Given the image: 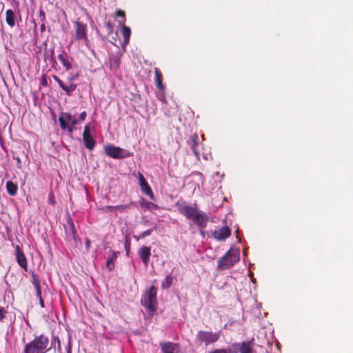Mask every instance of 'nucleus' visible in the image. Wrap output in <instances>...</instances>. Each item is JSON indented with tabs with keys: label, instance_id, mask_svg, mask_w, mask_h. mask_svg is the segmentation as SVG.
Masks as SVG:
<instances>
[{
	"label": "nucleus",
	"instance_id": "nucleus-42",
	"mask_svg": "<svg viewBox=\"0 0 353 353\" xmlns=\"http://www.w3.org/2000/svg\"><path fill=\"white\" fill-rule=\"evenodd\" d=\"M39 304H40L41 307H44L45 305H44V301H43V298L40 297V299H39Z\"/></svg>",
	"mask_w": 353,
	"mask_h": 353
},
{
	"label": "nucleus",
	"instance_id": "nucleus-16",
	"mask_svg": "<svg viewBox=\"0 0 353 353\" xmlns=\"http://www.w3.org/2000/svg\"><path fill=\"white\" fill-rule=\"evenodd\" d=\"M109 61L110 70L116 72L120 67L121 56L118 54H112L110 56Z\"/></svg>",
	"mask_w": 353,
	"mask_h": 353
},
{
	"label": "nucleus",
	"instance_id": "nucleus-25",
	"mask_svg": "<svg viewBox=\"0 0 353 353\" xmlns=\"http://www.w3.org/2000/svg\"><path fill=\"white\" fill-rule=\"evenodd\" d=\"M6 190H7L8 193L10 196H14L17 192L18 186L17 184L14 183L12 181H8L6 182Z\"/></svg>",
	"mask_w": 353,
	"mask_h": 353
},
{
	"label": "nucleus",
	"instance_id": "nucleus-38",
	"mask_svg": "<svg viewBox=\"0 0 353 353\" xmlns=\"http://www.w3.org/2000/svg\"><path fill=\"white\" fill-rule=\"evenodd\" d=\"M39 17H40V19L42 21V23L45 22L46 15H45V12L43 10H39Z\"/></svg>",
	"mask_w": 353,
	"mask_h": 353
},
{
	"label": "nucleus",
	"instance_id": "nucleus-30",
	"mask_svg": "<svg viewBox=\"0 0 353 353\" xmlns=\"http://www.w3.org/2000/svg\"><path fill=\"white\" fill-rule=\"evenodd\" d=\"M210 353H236V352L232 351L230 347H228L227 349H216Z\"/></svg>",
	"mask_w": 353,
	"mask_h": 353
},
{
	"label": "nucleus",
	"instance_id": "nucleus-19",
	"mask_svg": "<svg viewBox=\"0 0 353 353\" xmlns=\"http://www.w3.org/2000/svg\"><path fill=\"white\" fill-rule=\"evenodd\" d=\"M118 23L121 28V34L123 37V41L125 44H128L131 35V30L129 27L125 25L124 20H119Z\"/></svg>",
	"mask_w": 353,
	"mask_h": 353
},
{
	"label": "nucleus",
	"instance_id": "nucleus-31",
	"mask_svg": "<svg viewBox=\"0 0 353 353\" xmlns=\"http://www.w3.org/2000/svg\"><path fill=\"white\" fill-rule=\"evenodd\" d=\"M8 313L7 309L4 307H0V321L3 322Z\"/></svg>",
	"mask_w": 353,
	"mask_h": 353
},
{
	"label": "nucleus",
	"instance_id": "nucleus-22",
	"mask_svg": "<svg viewBox=\"0 0 353 353\" xmlns=\"http://www.w3.org/2000/svg\"><path fill=\"white\" fill-rule=\"evenodd\" d=\"M155 73V83L158 89L161 91L165 90V87L163 83V75L157 68H154Z\"/></svg>",
	"mask_w": 353,
	"mask_h": 353
},
{
	"label": "nucleus",
	"instance_id": "nucleus-37",
	"mask_svg": "<svg viewBox=\"0 0 353 353\" xmlns=\"http://www.w3.org/2000/svg\"><path fill=\"white\" fill-rule=\"evenodd\" d=\"M50 60L53 63H56V60L54 58V48L51 49L50 50Z\"/></svg>",
	"mask_w": 353,
	"mask_h": 353
},
{
	"label": "nucleus",
	"instance_id": "nucleus-4",
	"mask_svg": "<svg viewBox=\"0 0 353 353\" xmlns=\"http://www.w3.org/2000/svg\"><path fill=\"white\" fill-rule=\"evenodd\" d=\"M141 305L150 313H153L157 310V288L152 285L148 291L145 292L141 300Z\"/></svg>",
	"mask_w": 353,
	"mask_h": 353
},
{
	"label": "nucleus",
	"instance_id": "nucleus-5",
	"mask_svg": "<svg viewBox=\"0 0 353 353\" xmlns=\"http://www.w3.org/2000/svg\"><path fill=\"white\" fill-rule=\"evenodd\" d=\"M220 337V334L218 332H212L208 331H199L196 335V342L201 345L204 343L207 346L210 344L216 342Z\"/></svg>",
	"mask_w": 353,
	"mask_h": 353
},
{
	"label": "nucleus",
	"instance_id": "nucleus-40",
	"mask_svg": "<svg viewBox=\"0 0 353 353\" xmlns=\"http://www.w3.org/2000/svg\"><path fill=\"white\" fill-rule=\"evenodd\" d=\"M35 290H36L37 297L38 299H40V297H42L41 296V287L37 288H35Z\"/></svg>",
	"mask_w": 353,
	"mask_h": 353
},
{
	"label": "nucleus",
	"instance_id": "nucleus-41",
	"mask_svg": "<svg viewBox=\"0 0 353 353\" xmlns=\"http://www.w3.org/2000/svg\"><path fill=\"white\" fill-rule=\"evenodd\" d=\"M79 122V119L72 116V120L71 121L70 125L74 126Z\"/></svg>",
	"mask_w": 353,
	"mask_h": 353
},
{
	"label": "nucleus",
	"instance_id": "nucleus-6",
	"mask_svg": "<svg viewBox=\"0 0 353 353\" xmlns=\"http://www.w3.org/2000/svg\"><path fill=\"white\" fill-rule=\"evenodd\" d=\"M104 152L106 155L113 159H123L130 157V153L123 148L108 144L104 146Z\"/></svg>",
	"mask_w": 353,
	"mask_h": 353
},
{
	"label": "nucleus",
	"instance_id": "nucleus-7",
	"mask_svg": "<svg viewBox=\"0 0 353 353\" xmlns=\"http://www.w3.org/2000/svg\"><path fill=\"white\" fill-rule=\"evenodd\" d=\"M83 141L85 148L90 150H92L95 145L96 141L91 134V123H87L83 130Z\"/></svg>",
	"mask_w": 353,
	"mask_h": 353
},
{
	"label": "nucleus",
	"instance_id": "nucleus-32",
	"mask_svg": "<svg viewBox=\"0 0 353 353\" xmlns=\"http://www.w3.org/2000/svg\"><path fill=\"white\" fill-rule=\"evenodd\" d=\"M108 34H111L113 32V24L110 22H106L105 23Z\"/></svg>",
	"mask_w": 353,
	"mask_h": 353
},
{
	"label": "nucleus",
	"instance_id": "nucleus-3",
	"mask_svg": "<svg viewBox=\"0 0 353 353\" xmlns=\"http://www.w3.org/2000/svg\"><path fill=\"white\" fill-rule=\"evenodd\" d=\"M240 260V249L231 248L217 261V269L225 270L232 268Z\"/></svg>",
	"mask_w": 353,
	"mask_h": 353
},
{
	"label": "nucleus",
	"instance_id": "nucleus-34",
	"mask_svg": "<svg viewBox=\"0 0 353 353\" xmlns=\"http://www.w3.org/2000/svg\"><path fill=\"white\" fill-rule=\"evenodd\" d=\"M48 202L52 205H54L56 203L55 196H54V194L52 192H50L49 193V195H48Z\"/></svg>",
	"mask_w": 353,
	"mask_h": 353
},
{
	"label": "nucleus",
	"instance_id": "nucleus-15",
	"mask_svg": "<svg viewBox=\"0 0 353 353\" xmlns=\"http://www.w3.org/2000/svg\"><path fill=\"white\" fill-rule=\"evenodd\" d=\"M58 59L65 68L66 71L70 70L72 68L73 59L70 57L65 52L63 51L61 54L58 55Z\"/></svg>",
	"mask_w": 353,
	"mask_h": 353
},
{
	"label": "nucleus",
	"instance_id": "nucleus-8",
	"mask_svg": "<svg viewBox=\"0 0 353 353\" xmlns=\"http://www.w3.org/2000/svg\"><path fill=\"white\" fill-rule=\"evenodd\" d=\"M75 38L77 40L87 41V26L80 21L77 20L74 23Z\"/></svg>",
	"mask_w": 353,
	"mask_h": 353
},
{
	"label": "nucleus",
	"instance_id": "nucleus-23",
	"mask_svg": "<svg viewBox=\"0 0 353 353\" xmlns=\"http://www.w3.org/2000/svg\"><path fill=\"white\" fill-rule=\"evenodd\" d=\"M198 140H199L198 135L196 134H194L192 136V137L189 141V145L191 148V150L197 158H199V154L197 150Z\"/></svg>",
	"mask_w": 353,
	"mask_h": 353
},
{
	"label": "nucleus",
	"instance_id": "nucleus-26",
	"mask_svg": "<svg viewBox=\"0 0 353 353\" xmlns=\"http://www.w3.org/2000/svg\"><path fill=\"white\" fill-rule=\"evenodd\" d=\"M172 281V276L170 275H167L161 283V288L163 290L168 289L171 286Z\"/></svg>",
	"mask_w": 353,
	"mask_h": 353
},
{
	"label": "nucleus",
	"instance_id": "nucleus-24",
	"mask_svg": "<svg viewBox=\"0 0 353 353\" xmlns=\"http://www.w3.org/2000/svg\"><path fill=\"white\" fill-rule=\"evenodd\" d=\"M15 17L14 12L9 9L6 10V21L8 26L10 27H13L15 24Z\"/></svg>",
	"mask_w": 353,
	"mask_h": 353
},
{
	"label": "nucleus",
	"instance_id": "nucleus-18",
	"mask_svg": "<svg viewBox=\"0 0 353 353\" xmlns=\"http://www.w3.org/2000/svg\"><path fill=\"white\" fill-rule=\"evenodd\" d=\"M119 254V251L110 250L105 263V267L109 271H112L114 268V261Z\"/></svg>",
	"mask_w": 353,
	"mask_h": 353
},
{
	"label": "nucleus",
	"instance_id": "nucleus-17",
	"mask_svg": "<svg viewBox=\"0 0 353 353\" xmlns=\"http://www.w3.org/2000/svg\"><path fill=\"white\" fill-rule=\"evenodd\" d=\"M72 120V115L69 112H61L59 117L60 127L62 130H65L66 125H70Z\"/></svg>",
	"mask_w": 353,
	"mask_h": 353
},
{
	"label": "nucleus",
	"instance_id": "nucleus-44",
	"mask_svg": "<svg viewBox=\"0 0 353 353\" xmlns=\"http://www.w3.org/2000/svg\"><path fill=\"white\" fill-rule=\"evenodd\" d=\"M130 243L125 244V249L127 251L130 249Z\"/></svg>",
	"mask_w": 353,
	"mask_h": 353
},
{
	"label": "nucleus",
	"instance_id": "nucleus-10",
	"mask_svg": "<svg viewBox=\"0 0 353 353\" xmlns=\"http://www.w3.org/2000/svg\"><path fill=\"white\" fill-rule=\"evenodd\" d=\"M230 234L231 230L227 225L222 226L212 232V236L217 241H224Z\"/></svg>",
	"mask_w": 353,
	"mask_h": 353
},
{
	"label": "nucleus",
	"instance_id": "nucleus-28",
	"mask_svg": "<svg viewBox=\"0 0 353 353\" xmlns=\"http://www.w3.org/2000/svg\"><path fill=\"white\" fill-rule=\"evenodd\" d=\"M115 17H120L121 18L120 20H124V23H125V21H126L125 12L123 10H122L121 9L117 10L116 13H115Z\"/></svg>",
	"mask_w": 353,
	"mask_h": 353
},
{
	"label": "nucleus",
	"instance_id": "nucleus-11",
	"mask_svg": "<svg viewBox=\"0 0 353 353\" xmlns=\"http://www.w3.org/2000/svg\"><path fill=\"white\" fill-rule=\"evenodd\" d=\"M52 78L58 83L60 88L65 92V93L70 96L72 93L76 90L77 84L71 83L70 84L66 85L63 81L56 75H53Z\"/></svg>",
	"mask_w": 353,
	"mask_h": 353
},
{
	"label": "nucleus",
	"instance_id": "nucleus-27",
	"mask_svg": "<svg viewBox=\"0 0 353 353\" xmlns=\"http://www.w3.org/2000/svg\"><path fill=\"white\" fill-rule=\"evenodd\" d=\"M131 206V204H126V205H119L116 206H108L109 209H116L120 212H123L126 210L127 209L130 208Z\"/></svg>",
	"mask_w": 353,
	"mask_h": 353
},
{
	"label": "nucleus",
	"instance_id": "nucleus-33",
	"mask_svg": "<svg viewBox=\"0 0 353 353\" xmlns=\"http://www.w3.org/2000/svg\"><path fill=\"white\" fill-rule=\"evenodd\" d=\"M76 130V128L74 126H72V125H66V128H65V130H67L68 132V135L72 137V133L74 132V130Z\"/></svg>",
	"mask_w": 353,
	"mask_h": 353
},
{
	"label": "nucleus",
	"instance_id": "nucleus-46",
	"mask_svg": "<svg viewBox=\"0 0 353 353\" xmlns=\"http://www.w3.org/2000/svg\"><path fill=\"white\" fill-rule=\"evenodd\" d=\"M85 245H86L85 249H86V250H88L89 249L90 244L87 243V244H85Z\"/></svg>",
	"mask_w": 353,
	"mask_h": 353
},
{
	"label": "nucleus",
	"instance_id": "nucleus-14",
	"mask_svg": "<svg viewBox=\"0 0 353 353\" xmlns=\"http://www.w3.org/2000/svg\"><path fill=\"white\" fill-rule=\"evenodd\" d=\"M162 353H179V345L172 342H164L160 343Z\"/></svg>",
	"mask_w": 353,
	"mask_h": 353
},
{
	"label": "nucleus",
	"instance_id": "nucleus-48",
	"mask_svg": "<svg viewBox=\"0 0 353 353\" xmlns=\"http://www.w3.org/2000/svg\"><path fill=\"white\" fill-rule=\"evenodd\" d=\"M236 238H237V241H238L239 242H240V241H241V239H239V237H238V236H236Z\"/></svg>",
	"mask_w": 353,
	"mask_h": 353
},
{
	"label": "nucleus",
	"instance_id": "nucleus-13",
	"mask_svg": "<svg viewBox=\"0 0 353 353\" xmlns=\"http://www.w3.org/2000/svg\"><path fill=\"white\" fill-rule=\"evenodd\" d=\"M139 185L141 188L142 192L150 196L152 199H154V194L152 192V190L150 185H148L147 181L144 178L143 175L141 173H139Z\"/></svg>",
	"mask_w": 353,
	"mask_h": 353
},
{
	"label": "nucleus",
	"instance_id": "nucleus-20",
	"mask_svg": "<svg viewBox=\"0 0 353 353\" xmlns=\"http://www.w3.org/2000/svg\"><path fill=\"white\" fill-rule=\"evenodd\" d=\"M68 223L70 225V229L68 231V241H73L77 243L79 241V236L74 230V225L70 216L68 217Z\"/></svg>",
	"mask_w": 353,
	"mask_h": 353
},
{
	"label": "nucleus",
	"instance_id": "nucleus-43",
	"mask_svg": "<svg viewBox=\"0 0 353 353\" xmlns=\"http://www.w3.org/2000/svg\"><path fill=\"white\" fill-rule=\"evenodd\" d=\"M40 29H41V32H45V30H46L45 22L42 23V24L41 25Z\"/></svg>",
	"mask_w": 353,
	"mask_h": 353
},
{
	"label": "nucleus",
	"instance_id": "nucleus-12",
	"mask_svg": "<svg viewBox=\"0 0 353 353\" xmlns=\"http://www.w3.org/2000/svg\"><path fill=\"white\" fill-rule=\"evenodd\" d=\"M15 255L18 264L22 268L26 270L28 266L27 260L22 248L19 245L15 246Z\"/></svg>",
	"mask_w": 353,
	"mask_h": 353
},
{
	"label": "nucleus",
	"instance_id": "nucleus-2",
	"mask_svg": "<svg viewBox=\"0 0 353 353\" xmlns=\"http://www.w3.org/2000/svg\"><path fill=\"white\" fill-rule=\"evenodd\" d=\"M49 343V339L41 334L25 345L23 353H46L50 350Z\"/></svg>",
	"mask_w": 353,
	"mask_h": 353
},
{
	"label": "nucleus",
	"instance_id": "nucleus-21",
	"mask_svg": "<svg viewBox=\"0 0 353 353\" xmlns=\"http://www.w3.org/2000/svg\"><path fill=\"white\" fill-rule=\"evenodd\" d=\"M139 256L145 265H148L150 256V248L146 246H142L139 250Z\"/></svg>",
	"mask_w": 353,
	"mask_h": 353
},
{
	"label": "nucleus",
	"instance_id": "nucleus-1",
	"mask_svg": "<svg viewBox=\"0 0 353 353\" xmlns=\"http://www.w3.org/2000/svg\"><path fill=\"white\" fill-rule=\"evenodd\" d=\"M176 206L181 214L184 215L188 219L191 220L199 228L206 226L209 216L205 213L201 212L196 208L183 203H177Z\"/></svg>",
	"mask_w": 353,
	"mask_h": 353
},
{
	"label": "nucleus",
	"instance_id": "nucleus-39",
	"mask_svg": "<svg viewBox=\"0 0 353 353\" xmlns=\"http://www.w3.org/2000/svg\"><path fill=\"white\" fill-rule=\"evenodd\" d=\"M87 113L85 111L82 112L79 115V120L83 121L85 119Z\"/></svg>",
	"mask_w": 353,
	"mask_h": 353
},
{
	"label": "nucleus",
	"instance_id": "nucleus-35",
	"mask_svg": "<svg viewBox=\"0 0 353 353\" xmlns=\"http://www.w3.org/2000/svg\"><path fill=\"white\" fill-rule=\"evenodd\" d=\"M41 83L44 87L48 86V76L46 74H43L41 77Z\"/></svg>",
	"mask_w": 353,
	"mask_h": 353
},
{
	"label": "nucleus",
	"instance_id": "nucleus-36",
	"mask_svg": "<svg viewBox=\"0 0 353 353\" xmlns=\"http://www.w3.org/2000/svg\"><path fill=\"white\" fill-rule=\"evenodd\" d=\"M78 77H79V74L78 73H77L76 74H72L70 77H69L68 78V81L69 82V84H70L71 83H73V81L77 79Z\"/></svg>",
	"mask_w": 353,
	"mask_h": 353
},
{
	"label": "nucleus",
	"instance_id": "nucleus-9",
	"mask_svg": "<svg viewBox=\"0 0 353 353\" xmlns=\"http://www.w3.org/2000/svg\"><path fill=\"white\" fill-rule=\"evenodd\" d=\"M255 345L254 339L249 341H243L241 343H233V346L239 347V353H254L253 347Z\"/></svg>",
	"mask_w": 353,
	"mask_h": 353
},
{
	"label": "nucleus",
	"instance_id": "nucleus-29",
	"mask_svg": "<svg viewBox=\"0 0 353 353\" xmlns=\"http://www.w3.org/2000/svg\"><path fill=\"white\" fill-rule=\"evenodd\" d=\"M32 283L34 288L41 287L40 281L37 278V275L34 273L32 274Z\"/></svg>",
	"mask_w": 353,
	"mask_h": 353
},
{
	"label": "nucleus",
	"instance_id": "nucleus-45",
	"mask_svg": "<svg viewBox=\"0 0 353 353\" xmlns=\"http://www.w3.org/2000/svg\"><path fill=\"white\" fill-rule=\"evenodd\" d=\"M67 353H72L71 346L69 345L67 348Z\"/></svg>",
	"mask_w": 353,
	"mask_h": 353
},
{
	"label": "nucleus",
	"instance_id": "nucleus-47",
	"mask_svg": "<svg viewBox=\"0 0 353 353\" xmlns=\"http://www.w3.org/2000/svg\"><path fill=\"white\" fill-rule=\"evenodd\" d=\"M17 160L18 163H19V164H20V163H21L20 159H19V158H17Z\"/></svg>",
	"mask_w": 353,
	"mask_h": 353
}]
</instances>
